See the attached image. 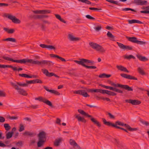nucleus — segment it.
I'll list each match as a JSON object with an SVG mask.
<instances>
[{"label":"nucleus","mask_w":149,"mask_h":149,"mask_svg":"<svg viewBox=\"0 0 149 149\" xmlns=\"http://www.w3.org/2000/svg\"><path fill=\"white\" fill-rule=\"evenodd\" d=\"M46 133L44 131H42L38 134V141L37 142V145L38 147L42 146L46 141Z\"/></svg>","instance_id":"1"},{"label":"nucleus","mask_w":149,"mask_h":149,"mask_svg":"<svg viewBox=\"0 0 149 149\" xmlns=\"http://www.w3.org/2000/svg\"><path fill=\"white\" fill-rule=\"evenodd\" d=\"M25 64H26V63H30L31 64L35 65H48L50 64V61L42 60L41 61H34L32 59H25Z\"/></svg>","instance_id":"2"},{"label":"nucleus","mask_w":149,"mask_h":149,"mask_svg":"<svg viewBox=\"0 0 149 149\" xmlns=\"http://www.w3.org/2000/svg\"><path fill=\"white\" fill-rule=\"evenodd\" d=\"M78 111L80 114L86 116L88 117L91 118V120L93 123L95 124L96 125L99 127L101 126V124L99 121L96 120L95 118L92 117V116H91L89 115L84 111L80 109H79L78 110Z\"/></svg>","instance_id":"3"},{"label":"nucleus","mask_w":149,"mask_h":149,"mask_svg":"<svg viewBox=\"0 0 149 149\" xmlns=\"http://www.w3.org/2000/svg\"><path fill=\"white\" fill-rule=\"evenodd\" d=\"M79 59V61L75 60L74 61L78 64L83 65H86V64H95V62L91 60L84 58H80Z\"/></svg>","instance_id":"4"},{"label":"nucleus","mask_w":149,"mask_h":149,"mask_svg":"<svg viewBox=\"0 0 149 149\" xmlns=\"http://www.w3.org/2000/svg\"><path fill=\"white\" fill-rule=\"evenodd\" d=\"M108 82L110 84L115 87L114 88L117 87H120L121 88H124L128 91H133V89L131 87H130L128 85H122L119 84H116L112 81L109 80Z\"/></svg>","instance_id":"5"},{"label":"nucleus","mask_w":149,"mask_h":149,"mask_svg":"<svg viewBox=\"0 0 149 149\" xmlns=\"http://www.w3.org/2000/svg\"><path fill=\"white\" fill-rule=\"evenodd\" d=\"M89 45L93 49L101 53H104L105 52L106 50L101 46L93 42H90Z\"/></svg>","instance_id":"6"},{"label":"nucleus","mask_w":149,"mask_h":149,"mask_svg":"<svg viewBox=\"0 0 149 149\" xmlns=\"http://www.w3.org/2000/svg\"><path fill=\"white\" fill-rule=\"evenodd\" d=\"M89 45L93 49L101 53H104L105 52L106 50L101 46L93 42H90Z\"/></svg>","instance_id":"7"},{"label":"nucleus","mask_w":149,"mask_h":149,"mask_svg":"<svg viewBox=\"0 0 149 149\" xmlns=\"http://www.w3.org/2000/svg\"><path fill=\"white\" fill-rule=\"evenodd\" d=\"M102 120L104 124L105 125L109 126H112L114 127H115L113 125L118 126L117 125H119L122 126H124L126 128V126L125 125H127V124H124L123 123L119 121H116L115 123L114 124L109 122L107 121L104 118H102Z\"/></svg>","instance_id":"8"},{"label":"nucleus","mask_w":149,"mask_h":149,"mask_svg":"<svg viewBox=\"0 0 149 149\" xmlns=\"http://www.w3.org/2000/svg\"><path fill=\"white\" fill-rule=\"evenodd\" d=\"M4 16L11 20L12 22L14 23L19 24L21 22V21L18 19L15 16L11 14L5 13L4 15Z\"/></svg>","instance_id":"9"},{"label":"nucleus","mask_w":149,"mask_h":149,"mask_svg":"<svg viewBox=\"0 0 149 149\" xmlns=\"http://www.w3.org/2000/svg\"><path fill=\"white\" fill-rule=\"evenodd\" d=\"M36 100H38L40 102H42L52 107H53V106L52 102L40 96L35 98Z\"/></svg>","instance_id":"10"},{"label":"nucleus","mask_w":149,"mask_h":149,"mask_svg":"<svg viewBox=\"0 0 149 149\" xmlns=\"http://www.w3.org/2000/svg\"><path fill=\"white\" fill-rule=\"evenodd\" d=\"M100 86L106 89H109L111 91H114L117 92L119 93H123V91H122L116 88H114L113 87H110L109 86H106L105 85L100 84Z\"/></svg>","instance_id":"11"},{"label":"nucleus","mask_w":149,"mask_h":149,"mask_svg":"<svg viewBox=\"0 0 149 149\" xmlns=\"http://www.w3.org/2000/svg\"><path fill=\"white\" fill-rule=\"evenodd\" d=\"M68 38L71 41L77 42L81 40L80 38L75 37L72 33H69L68 34Z\"/></svg>","instance_id":"12"},{"label":"nucleus","mask_w":149,"mask_h":149,"mask_svg":"<svg viewBox=\"0 0 149 149\" xmlns=\"http://www.w3.org/2000/svg\"><path fill=\"white\" fill-rule=\"evenodd\" d=\"M3 58L6 60L11 61L13 62L19 63L21 64H25V59H23L21 60H13L10 58L6 56H4Z\"/></svg>","instance_id":"13"},{"label":"nucleus","mask_w":149,"mask_h":149,"mask_svg":"<svg viewBox=\"0 0 149 149\" xmlns=\"http://www.w3.org/2000/svg\"><path fill=\"white\" fill-rule=\"evenodd\" d=\"M42 71L43 73L47 77H51L52 76H54L57 78H59V77L55 74L53 72H49L46 69H42Z\"/></svg>","instance_id":"14"},{"label":"nucleus","mask_w":149,"mask_h":149,"mask_svg":"<svg viewBox=\"0 0 149 149\" xmlns=\"http://www.w3.org/2000/svg\"><path fill=\"white\" fill-rule=\"evenodd\" d=\"M74 93L81 95L85 97H89L90 96L84 90H80L76 91L74 92Z\"/></svg>","instance_id":"15"},{"label":"nucleus","mask_w":149,"mask_h":149,"mask_svg":"<svg viewBox=\"0 0 149 149\" xmlns=\"http://www.w3.org/2000/svg\"><path fill=\"white\" fill-rule=\"evenodd\" d=\"M125 101L126 102L131 103L133 105H139L141 103V101L136 100L128 99L126 100Z\"/></svg>","instance_id":"16"},{"label":"nucleus","mask_w":149,"mask_h":149,"mask_svg":"<svg viewBox=\"0 0 149 149\" xmlns=\"http://www.w3.org/2000/svg\"><path fill=\"white\" fill-rule=\"evenodd\" d=\"M120 76L123 77L128 79H133L137 80V78L134 76H132L129 74H127L124 73H122L120 74Z\"/></svg>","instance_id":"17"},{"label":"nucleus","mask_w":149,"mask_h":149,"mask_svg":"<svg viewBox=\"0 0 149 149\" xmlns=\"http://www.w3.org/2000/svg\"><path fill=\"white\" fill-rule=\"evenodd\" d=\"M147 3V1L142 0H135L133 2L134 3L137 5L141 6L146 5Z\"/></svg>","instance_id":"18"},{"label":"nucleus","mask_w":149,"mask_h":149,"mask_svg":"<svg viewBox=\"0 0 149 149\" xmlns=\"http://www.w3.org/2000/svg\"><path fill=\"white\" fill-rule=\"evenodd\" d=\"M12 68L14 71L18 70L19 71L22 70V68H19L18 69H17L16 67H13V66H0V68L1 69L5 68Z\"/></svg>","instance_id":"19"},{"label":"nucleus","mask_w":149,"mask_h":149,"mask_svg":"<svg viewBox=\"0 0 149 149\" xmlns=\"http://www.w3.org/2000/svg\"><path fill=\"white\" fill-rule=\"evenodd\" d=\"M48 92L51 93H52L55 94L56 95H60V93L54 90H49L48 88L45 86L43 87Z\"/></svg>","instance_id":"20"},{"label":"nucleus","mask_w":149,"mask_h":149,"mask_svg":"<svg viewBox=\"0 0 149 149\" xmlns=\"http://www.w3.org/2000/svg\"><path fill=\"white\" fill-rule=\"evenodd\" d=\"M86 89V91L88 92L91 93H101L102 89H87L86 88H85Z\"/></svg>","instance_id":"21"},{"label":"nucleus","mask_w":149,"mask_h":149,"mask_svg":"<svg viewBox=\"0 0 149 149\" xmlns=\"http://www.w3.org/2000/svg\"><path fill=\"white\" fill-rule=\"evenodd\" d=\"M126 38L128 40L133 43H136L137 39L135 37H128L127 36H126Z\"/></svg>","instance_id":"22"},{"label":"nucleus","mask_w":149,"mask_h":149,"mask_svg":"<svg viewBox=\"0 0 149 149\" xmlns=\"http://www.w3.org/2000/svg\"><path fill=\"white\" fill-rule=\"evenodd\" d=\"M75 118L77 119L79 121H81L84 123L86 122V120L83 117H81L78 115H75Z\"/></svg>","instance_id":"23"},{"label":"nucleus","mask_w":149,"mask_h":149,"mask_svg":"<svg viewBox=\"0 0 149 149\" xmlns=\"http://www.w3.org/2000/svg\"><path fill=\"white\" fill-rule=\"evenodd\" d=\"M137 58L140 61H145L148 60V59L145 56H143L139 54L136 55Z\"/></svg>","instance_id":"24"},{"label":"nucleus","mask_w":149,"mask_h":149,"mask_svg":"<svg viewBox=\"0 0 149 149\" xmlns=\"http://www.w3.org/2000/svg\"><path fill=\"white\" fill-rule=\"evenodd\" d=\"M18 93L24 96H26L28 94L26 91L24 90L23 89H22L20 88L17 91Z\"/></svg>","instance_id":"25"},{"label":"nucleus","mask_w":149,"mask_h":149,"mask_svg":"<svg viewBox=\"0 0 149 149\" xmlns=\"http://www.w3.org/2000/svg\"><path fill=\"white\" fill-rule=\"evenodd\" d=\"M62 139L59 138L58 139H56L54 142V145L56 146H58L60 145V143L61 142Z\"/></svg>","instance_id":"26"},{"label":"nucleus","mask_w":149,"mask_h":149,"mask_svg":"<svg viewBox=\"0 0 149 149\" xmlns=\"http://www.w3.org/2000/svg\"><path fill=\"white\" fill-rule=\"evenodd\" d=\"M117 68L119 70L127 72H129V71L127 70L126 68L122 66H117Z\"/></svg>","instance_id":"27"},{"label":"nucleus","mask_w":149,"mask_h":149,"mask_svg":"<svg viewBox=\"0 0 149 149\" xmlns=\"http://www.w3.org/2000/svg\"><path fill=\"white\" fill-rule=\"evenodd\" d=\"M2 41H9L13 42H16V40L15 38H9L5 39H3L2 40Z\"/></svg>","instance_id":"28"},{"label":"nucleus","mask_w":149,"mask_h":149,"mask_svg":"<svg viewBox=\"0 0 149 149\" xmlns=\"http://www.w3.org/2000/svg\"><path fill=\"white\" fill-rule=\"evenodd\" d=\"M128 22L130 24H132L134 23H137L138 24H142V22L141 21L136 19L129 20H128Z\"/></svg>","instance_id":"29"},{"label":"nucleus","mask_w":149,"mask_h":149,"mask_svg":"<svg viewBox=\"0 0 149 149\" xmlns=\"http://www.w3.org/2000/svg\"><path fill=\"white\" fill-rule=\"evenodd\" d=\"M126 127V128L128 130H129L130 131H136L138 130V128H132L128 124L127 125H125Z\"/></svg>","instance_id":"30"},{"label":"nucleus","mask_w":149,"mask_h":149,"mask_svg":"<svg viewBox=\"0 0 149 149\" xmlns=\"http://www.w3.org/2000/svg\"><path fill=\"white\" fill-rule=\"evenodd\" d=\"M3 30L7 32L8 33H13L15 31L13 29H10L6 28H4Z\"/></svg>","instance_id":"31"},{"label":"nucleus","mask_w":149,"mask_h":149,"mask_svg":"<svg viewBox=\"0 0 149 149\" xmlns=\"http://www.w3.org/2000/svg\"><path fill=\"white\" fill-rule=\"evenodd\" d=\"M55 15L57 19H59L60 21H61V22H63L64 23H66V22L65 21L64 19H62L61 18V16L59 15H58V14H55Z\"/></svg>","instance_id":"32"},{"label":"nucleus","mask_w":149,"mask_h":149,"mask_svg":"<svg viewBox=\"0 0 149 149\" xmlns=\"http://www.w3.org/2000/svg\"><path fill=\"white\" fill-rule=\"evenodd\" d=\"M137 70L138 72L141 75H144L146 74V73L140 67H139L138 68Z\"/></svg>","instance_id":"33"},{"label":"nucleus","mask_w":149,"mask_h":149,"mask_svg":"<svg viewBox=\"0 0 149 149\" xmlns=\"http://www.w3.org/2000/svg\"><path fill=\"white\" fill-rule=\"evenodd\" d=\"M12 132H8L6 134V138L7 139H9L11 138L13 135Z\"/></svg>","instance_id":"34"},{"label":"nucleus","mask_w":149,"mask_h":149,"mask_svg":"<svg viewBox=\"0 0 149 149\" xmlns=\"http://www.w3.org/2000/svg\"><path fill=\"white\" fill-rule=\"evenodd\" d=\"M106 1H108V2L116 4L118 6H120V3H118L117 1H115L112 0H106Z\"/></svg>","instance_id":"35"},{"label":"nucleus","mask_w":149,"mask_h":149,"mask_svg":"<svg viewBox=\"0 0 149 149\" xmlns=\"http://www.w3.org/2000/svg\"><path fill=\"white\" fill-rule=\"evenodd\" d=\"M107 36L109 38H111V39H115V36L113 35L110 31L108 32Z\"/></svg>","instance_id":"36"},{"label":"nucleus","mask_w":149,"mask_h":149,"mask_svg":"<svg viewBox=\"0 0 149 149\" xmlns=\"http://www.w3.org/2000/svg\"><path fill=\"white\" fill-rule=\"evenodd\" d=\"M146 10L141 11H140V12L142 13L149 14V6H146Z\"/></svg>","instance_id":"37"},{"label":"nucleus","mask_w":149,"mask_h":149,"mask_svg":"<svg viewBox=\"0 0 149 149\" xmlns=\"http://www.w3.org/2000/svg\"><path fill=\"white\" fill-rule=\"evenodd\" d=\"M4 127L5 130L7 131H8L10 129L11 127L9 125L8 123H6L4 124Z\"/></svg>","instance_id":"38"},{"label":"nucleus","mask_w":149,"mask_h":149,"mask_svg":"<svg viewBox=\"0 0 149 149\" xmlns=\"http://www.w3.org/2000/svg\"><path fill=\"white\" fill-rule=\"evenodd\" d=\"M70 143L71 145L75 146L77 145V144L76 142L75 141L72 139H70Z\"/></svg>","instance_id":"39"},{"label":"nucleus","mask_w":149,"mask_h":149,"mask_svg":"<svg viewBox=\"0 0 149 149\" xmlns=\"http://www.w3.org/2000/svg\"><path fill=\"white\" fill-rule=\"evenodd\" d=\"M102 28V26L101 25L97 24V25L94 28V29L96 31H99L101 30Z\"/></svg>","instance_id":"40"},{"label":"nucleus","mask_w":149,"mask_h":149,"mask_svg":"<svg viewBox=\"0 0 149 149\" xmlns=\"http://www.w3.org/2000/svg\"><path fill=\"white\" fill-rule=\"evenodd\" d=\"M124 58H126L128 59H130L131 58H133L134 59H135V57L132 55H125V56Z\"/></svg>","instance_id":"41"},{"label":"nucleus","mask_w":149,"mask_h":149,"mask_svg":"<svg viewBox=\"0 0 149 149\" xmlns=\"http://www.w3.org/2000/svg\"><path fill=\"white\" fill-rule=\"evenodd\" d=\"M26 84H27V86H28V84L36 83V82H35V80H30V81L26 80Z\"/></svg>","instance_id":"42"},{"label":"nucleus","mask_w":149,"mask_h":149,"mask_svg":"<svg viewBox=\"0 0 149 149\" xmlns=\"http://www.w3.org/2000/svg\"><path fill=\"white\" fill-rule=\"evenodd\" d=\"M117 44L120 48L124 50L125 46V45L121 43L118 42H117Z\"/></svg>","instance_id":"43"},{"label":"nucleus","mask_w":149,"mask_h":149,"mask_svg":"<svg viewBox=\"0 0 149 149\" xmlns=\"http://www.w3.org/2000/svg\"><path fill=\"white\" fill-rule=\"evenodd\" d=\"M19 75L20 76L22 77H23L25 78H29L30 77V75H29L28 74L23 73V74H19Z\"/></svg>","instance_id":"44"},{"label":"nucleus","mask_w":149,"mask_h":149,"mask_svg":"<svg viewBox=\"0 0 149 149\" xmlns=\"http://www.w3.org/2000/svg\"><path fill=\"white\" fill-rule=\"evenodd\" d=\"M23 135H27L29 136H32L33 135V133L28 131H25L23 134Z\"/></svg>","instance_id":"45"},{"label":"nucleus","mask_w":149,"mask_h":149,"mask_svg":"<svg viewBox=\"0 0 149 149\" xmlns=\"http://www.w3.org/2000/svg\"><path fill=\"white\" fill-rule=\"evenodd\" d=\"M78 1H81L82 2L84 3H85L87 4H91V3L90 1H88V0H78Z\"/></svg>","instance_id":"46"},{"label":"nucleus","mask_w":149,"mask_h":149,"mask_svg":"<svg viewBox=\"0 0 149 149\" xmlns=\"http://www.w3.org/2000/svg\"><path fill=\"white\" fill-rule=\"evenodd\" d=\"M78 1H81L82 2L84 3H85L87 4H91V3L90 1H88V0H78Z\"/></svg>","instance_id":"47"},{"label":"nucleus","mask_w":149,"mask_h":149,"mask_svg":"<svg viewBox=\"0 0 149 149\" xmlns=\"http://www.w3.org/2000/svg\"><path fill=\"white\" fill-rule=\"evenodd\" d=\"M78 1H81L82 2L84 3H85L87 4H91V3L90 1H88V0H78Z\"/></svg>","instance_id":"48"},{"label":"nucleus","mask_w":149,"mask_h":149,"mask_svg":"<svg viewBox=\"0 0 149 149\" xmlns=\"http://www.w3.org/2000/svg\"><path fill=\"white\" fill-rule=\"evenodd\" d=\"M42 14H46L47 13H50V11L49 10H41Z\"/></svg>","instance_id":"49"},{"label":"nucleus","mask_w":149,"mask_h":149,"mask_svg":"<svg viewBox=\"0 0 149 149\" xmlns=\"http://www.w3.org/2000/svg\"><path fill=\"white\" fill-rule=\"evenodd\" d=\"M131 50L132 49V47L128 45H125L124 50Z\"/></svg>","instance_id":"50"},{"label":"nucleus","mask_w":149,"mask_h":149,"mask_svg":"<svg viewBox=\"0 0 149 149\" xmlns=\"http://www.w3.org/2000/svg\"><path fill=\"white\" fill-rule=\"evenodd\" d=\"M8 118L10 120H17L18 118V117L15 116H8Z\"/></svg>","instance_id":"51"},{"label":"nucleus","mask_w":149,"mask_h":149,"mask_svg":"<svg viewBox=\"0 0 149 149\" xmlns=\"http://www.w3.org/2000/svg\"><path fill=\"white\" fill-rule=\"evenodd\" d=\"M122 10L123 11H128V10H131L132 11H134V12H136V11L135 10H134V9L131 8H123L122 9Z\"/></svg>","instance_id":"52"},{"label":"nucleus","mask_w":149,"mask_h":149,"mask_svg":"<svg viewBox=\"0 0 149 149\" xmlns=\"http://www.w3.org/2000/svg\"><path fill=\"white\" fill-rule=\"evenodd\" d=\"M24 125L22 124H20L19 129V131L21 132L24 131Z\"/></svg>","instance_id":"53"},{"label":"nucleus","mask_w":149,"mask_h":149,"mask_svg":"<svg viewBox=\"0 0 149 149\" xmlns=\"http://www.w3.org/2000/svg\"><path fill=\"white\" fill-rule=\"evenodd\" d=\"M136 43L140 45H143L146 44V42L143 41H139L137 40Z\"/></svg>","instance_id":"54"},{"label":"nucleus","mask_w":149,"mask_h":149,"mask_svg":"<svg viewBox=\"0 0 149 149\" xmlns=\"http://www.w3.org/2000/svg\"><path fill=\"white\" fill-rule=\"evenodd\" d=\"M17 84L19 86H22L23 87L27 86V84L26 83L21 84L19 82H17Z\"/></svg>","instance_id":"55"},{"label":"nucleus","mask_w":149,"mask_h":149,"mask_svg":"<svg viewBox=\"0 0 149 149\" xmlns=\"http://www.w3.org/2000/svg\"><path fill=\"white\" fill-rule=\"evenodd\" d=\"M6 96V93L3 91H0V97H5Z\"/></svg>","instance_id":"56"},{"label":"nucleus","mask_w":149,"mask_h":149,"mask_svg":"<svg viewBox=\"0 0 149 149\" xmlns=\"http://www.w3.org/2000/svg\"><path fill=\"white\" fill-rule=\"evenodd\" d=\"M85 67L86 68L88 69H95L96 68V67L95 66H83Z\"/></svg>","instance_id":"57"},{"label":"nucleus","mask_w":149,"mask_h":149,"mask_svg":"<svg viewBox=\"0 0 149 149\" xmlns=\"http://www.w3.org/2000/svg\"><path fill=\"white\" fill-rule=\"evenodd\" d=\"M113 126L115 127V128H116L117 129H120L122 130H124V131H125V132H128V131L126 130L123 128L120 127L118 126H116V125H113Z\"/></svg>","instance_id":"58"},{"label":"nucleus","mask_w":149,"mask_h":149,"mask_svg":"<svg viewBox=\"0 0 149 149\" xmlns=\"http://www.w3.org/2000/svg\"><path fill=\"white\" fill-rule=\"evenodd\" d=\"M47 48L49 49H54L55 50L56 49V48L54 47L52 45H47Z\"/></svg>","instance_id":"59"},{"label":"nucleus","mask_w":149,"mask_h":149,"mask_svg":"<svg viewBox=\"0 0 149 149\" xmlns=\"http://www.w3.org/2000/svg\"><path fill=\"white\" fill-rule=\"evenodd\" d=\"M16 145L17 146H22L23 145L22 141H19L16 143Z\"/></svg>","instance_id":"60"},{"label":"nucleus","mask_w":149,"mask_h":149,"mask_svg":"<svg viewBox=\"0 0 149 149\" xmlns=\"http://www.w3.org/2000/svg\"><path fill=\"white\" fill-rule=\"evenodd\" d=\"M86 18L89 19H92L93 20H95V18L90 15H87L86 16Z\"/></svg>","instance_id":"61"},{"label":"nucleus","mask_w":149,"mask_h":149,"mask_svg":"<svg viewBox=\"0 0 149 149\" xmlns=\"http://www.w3.org/2000/svg\"><path fill=\"white\" fill-rule=\"evenodd\" d=\"M32 12L35 14H42L41 10H33Z\"/></svg>","instance_id":"62"},{"label":"nucleus","mask_w":149,"mask_h":149,"mask_svg":"<svg viewBox=\"0 0 149 149\" xmlns=\"http://www.w3.org/2000/svg\"><path fill=\"white\" fill-rule=\"evenodd\" d=\"M109 92V91L108 90H102L101 93H102V94L106 93V94L108 95V93Z\"/></svg>","instance_id":"63"},{"label":"nucleus","mask_w":149,"mask_h":149,"mask_svg":"<svg viewBox=\"0 0 149 149\" xmlns=\"http://www.w3.org/2000/svg\"><path fill=\"white\" fill-rule=\"evenodd\" d=\"M5 118L3 117L0 116V122L2 123L5 121Z\"/></svg>","instance_id":"64"}]
</instances>
